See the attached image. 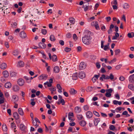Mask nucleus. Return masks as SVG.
I'll use <instances>...</instances> for the list:
<instances>
[{
	"label": "nucleus",
	"mask_w": 134,
	"mask_h": 134,
	"mask_svg": "<svg viewBox=\"0 0 134 134\" xmlns=\"http://www.w3.org/2000/svg\"><path fill=\"white\" fill-rule=\"evenodd\" d=\"M91 37L89 35H85L82 37V41L85 44H89L91 42Z\"/></svg>",
	"instance_id": "nucleus-1"
},
{
	"label": "nucleus",
	"mask_w": 134,
	"mask_h": 134,
	"mask_svg": "<svg viewBox=\"0 0 134 134\" xmlns=\"http://www.w3.org/2000/svg\"><path fill=\"white\" fill-rule=\"evenodd\" d=\"M92 7V5L89 6L88 4H85V3L83 5L82 8L84 9V11L86 12L88 10L91 9Z\"/></svg>",
	"instance_id": "nucleus-2"
},
{
	"label": "nucleus",
	"mask_w": 134,
	"mask_h": 134,
	"mask_svg": "<svg viewBox=\"0 0 134 134\" xmlns=\"http://www.w3.org/2000/svg\"><path fill=\"white\" fill-rule=\"evenodd\" d=\"M12 98V100L14 103L17 102L19 100L18 97L16 95L13 96Z\"/></svg>",
	"instance_id": "nucleus-3"
},
{
	"label": "nucleus",
	"mask_w": 134,
	"mask_h": 134,
	"mask_svg": "<svg viewBox=\"0 0 134 134\" xmlns=\"http://www.w3.org/2000/svg\"><path fill=\"white\" fill-rule=\"evenodd\" d=\"M86 75L83 72L81 71L79 73L78 75L79 77L81 79H83L85 77Z\"/></svg>",
	"instance_id": "nucleus-4"
},
{
	"label": "nucleus",
	"mask_w": 134,
	"mask_h": 134,
	"mask_svg": "<svg viewBox=\"0 0 134 134\" xmlns=\"http://www.w3.org/2000/svg\"><path fill=\"white\" fill-rule=\"evenodd\" d=\"M86 67V65L83 62H81L79 65V68L81 70L85 69Z\"/></svg>",
	"instance_id": "nucleus-5"
},
{
	"label": "nucleus",
	"mask_w": 134,
	"mask_h": 134,
	"mask_svg": "<svg viewBox=\"0 0 134 134\" xmlns=\"http://www.w3.org/2000/svg\"><path fill=\"white\" fill-rule=\"evenodd\" d=\"M47 75L45 74H42L39 77V79L40 80H46L47 77Z\"/></svg>",
	"instance_id": "nucleus-6"
},
{
	"label": "nucleus",
	"mask_w": 134,
	"mask_h": 134,
	"mask_svg": "<svg viewBox=\"0 0 134 134\" xmlns=\"http://www.w3.org/2000/svg\"><path fill=\"white\" fill-rule=\"evenodd\" d=\"M38 46L39 48L44 49L46 47V45L44 43L42 42H40L38 44Z\"/></svg>",
	"instance_id": "nucleus-7"
},
{
	"label": "nucleus",
	"mask_w": 134,
	"mask_h": 134,
	"mask_svg": "<svg viewBox=\"0 0 134 134\" xmlns=\"http://www.w3.org/2000/svg\"><path fill=\"white\" fill-rule=\"evenodd\" d=\"M86 116L88 118H91L93 116V114L90 111H88L86 113Z\"/></svg>",
	"instance_id": "nucleus-8"
},
{
	"label": "nucleus",
	"mask_w": 134,
	"mask_h": 134,
	"mask_svg": "<svg viewBox=\"0 0 134 134\" xmlns=\"http://www.w3.org/2000/svg\"><path fill=\"white\" fill-rule=\"evenodd\" d=\"M18 83L19 85L22 86L24 84V81L23 79H20L18 81Z\"/></svg>",
	"instance_id": "nucleus-9"
},
{
	"label": "nucleus",
	"mask_w": 134,
	"mask_h": 134,
	"mask_svg": "<svg viewBox=\"0 0 134 134\" xmlns=\"http://www.w3.org/2000/svg\"><path fill=\"white\" fill-rule=\"evenodd\" d=\"M20 36L22 38H25L26 37V35L24 31L21 32L20 33Z\"/></svg>",
	"instance_id": "nucleus-10"
},
{
	"label": "nucleus",
	"mask_w": 134,
	"mask_h": 134,
	"mask_svg": "<svg viewBox=\"0 0 134 134\" xmlns=\"http://www.w3.org/2000/svg\"><path fill=\"white\" fill-rule=\"evenodd\" d=\"M129 80L130 82L133 83L134 82V74L130 76Z\"/></svg>",
	"instance_id": "nucleus-11"
},
{
	"label": "nucleus",
	"mask_w": 134,
	"mask_h": 134,
	"mask_svg": "<svg viewBox=\"0 0 134 134\" xmlns=\"http://www.w3.org/2000/svg\"><path fill=\"white\" fill-rule=\"evenodd\" d=\"M24 66V63L22 61L20 60L18 62L17 65V66L18 67H23Z\"/></svg>",
	"instance_id": "nucleus-12"
},
{
	"label": "nucleus",
	"mask_w": 134,
	"mask_h": 134,
	"mask_svg": "<svg viewBox=\"0 0 134 134\" xmlns=\"http://www.w3.org/2000/svg\"><path fill=\"white\" fill-rule=\"evenodd\" d=\"M100 121V119L99 118H98L95 119L94 120V124L95 126H96L98 125V124L99 122Z\"/></svg>",
	"instance_id": "nucleus-13"
},
{
	"label": "nucleus",
	"mask_w": 134,
	"mask_h": 134,
	"mask_svg": "<svg viewBox=\"0 0 134 134\" xmlns=\"http://www.w3.org/2000/svg\"><path fill=\"white\" fill-rule=\"evenodd\" d=\"M70 94L74 95L77 93V91L73 88H71L69 91Z\"/></svg>",
	"instance_id": "nucleus-14"
},
{
	"label": "nucleus",
	"mask_w": 134,
	"mask_h": 134,
	"mask_svg": "<svg viewBox=\"0 0 134 134\" xmlns=\"http://www.w3.org/2000/svg\"><path fill=\"white\" fill-rule=\"evenodd\" d=\"M13 116L16 120H18L19 118V116L18 113L16 112H14L13 114Z\"/></svg>",
	"instance_id": "nucleus-15"
},
{
	"label": "nucleus",
	"mask_w": 134,
	"mask_h": 134,
	"mask_svg": "<svg viewBox=\"0 0 134 134\" xmlns=\"http://www.w3.org/2000/svg\"><path fill=\"white\" fill-rule=\"evenodd\" d=\"M53 70L54 72L55 73H58L59 71V68L58 66H55Z\"/></svg>",
	"instance_id": "nucleus-16"
},
{
	"label": "nucleus",
	"mask_w": 134,
	"mask_h": 134,
	"mask_svg": "<svg viewBox=\"0 0 134 134\" xmlns=\"http://www.w3.org/2000/svg\"><path fill=\"white\" fill-rule=\"evenodd\" d=\"M7 67V65L5 63H2L0 65V68L3 70H4L6 69Z\"/></svg>",
	"instance_id": "nucleus-17"
},
{
	"label": "nucleus",
	"mask_w": 134,
	"mask_h": 134,
	"mask_svg": "<svg viewBox=\"0 0 134 134\" xmlns=\"http://www.w3.org/2000/svg\"><path fill=\"white\" fill-rule=\"evenodd\" d=\"M12 86L11 83L9 82H8L6 83L5 84V87L7 88H10Z\"/></svg>",
	"instance_id": "nucleus-18"
},
{
	"label": "nucleus",
	"mask_w": 134,
	"mask_h": 134,
	"mask_svg": "<svg viewBox=\"0 0 134 134\" xmlns=\"http://www.w3.org/2000/svg\"><path fill=\"white\" fill-rule=\"evenodd\" d=\"M3 74L5 77H7L9 76L8 72L6 70L4 71L3 72Z\"/></svg>",
	"instance_id": "nucleus-19"
},
{
	"label": "nucleus",
	"mask_w": 134,
	"mask_h": 134,
	"mask_svg": "<svg viewBox=\"0 0 134 134\" xmlns=\"http://www.w3.org/2000/svg\"><path fill=\"white\" fill-rule=\"evenodd\" d=\"M81 111V109L78 107H76L75 108V112L76 113H79Z\"/></svg>",
	"instance_id": "nucleus-20"
},
{
	"label": "nucleus",
	"mask_w": 134,
	"mask_h": 134,
	"mask_svg": "<svg viewBox=\"0 0 134 134\" xmlns=\"http://www.w3.org/2000/svg\"><path fill=\"white\" fill-rule=\"evenodd\" d=\"M56 86L57 88L59 90L58 91V92L60 93H62V88L61 87L60 85L58 84Z\"/></svg>",
	"instance_id": "nucleus-21"
},
{
	"label": "nucleus",
	"mask_w": 134,
	"mask_h": 134,
	"mask_svg": "<svg viewBox=\"0 0 134 134\" xmlns=\"http://www.w3.org/2000/svg\"><path fill=\"white\" fill-rule=\"evenodd\" d=\"M80 125L81 126L84 127L86 124V122L84 120H82L79 122Z\"/></svg>",
	"instance_id": "nucleus-22"
},
{
	"label": "nucleus",
	"mask_w": 134,
	"mask_h": 134,
	"mask_svg": "<svg viewBox=\"0 0 134 134\" xmlns=\"http://www.w3.org/2000/svg\"><path fill=\"white\" fill-rule=\"evenodd\" d=\"M19 89V87L17 85H14L13 87V90L15 92L18 91Z\"/></svg>",
	"instance_id": "nucleus-23"
},
{
	"label": "nucleus",
	"mask_w": 134,
	"mask_h": 134,
	"mask_svg": "<svg viewBox=\"0 0 134 134\" xmlns=\"http://www.w3.org/2000/svg\"><path fill=\"white\" fill-rule=\"evenodd\" d=\"M119 36V34L118 32H116L115 33V35L113 36L112 38L113 40H116L117 38Z\"/></svg>",
	"instance_id": "nucleus-24"
},
{
	"label": "nucleus",
	"mask_w": 134,
	"mask_h": 134,
	"mask_svg": "<svg viewBox=\"0 0 134 134\" xmlns=\"http://www.w3.org/2000/svg\"><path fill=\"white\" fill-rule=\"evenodd\" d=\"M113 103L115 105L118 104L119 105H120L122 104V102L121 101H119L118 100H113Z\"/></svg>",
	"instance_id": "nucleus-25"
},
{
	"label": "nucleus",
	"mask_w": 134,
	"mask_h": 134,
	"mask_svg": "<svg viewBox=\"0 0 134 134\" xmlns=\"http://www.w3.org/2000/svg\"><path fill=\"white\" fill-rule=\"evenodd\" d=\"M74 117V114L73 113H69L68 114V118L69 120H72V118Z\"/></svg>",
	"instance_id": "nucleus-26"
},
{
	"label": "nucleus",
	"mask_w": 134,
	"mask_h": 134,
	"mask_svg": "<svg viewBox=\"0 0 134 134\" xmlns=\"http://www.w3.org/2000/svg\"><path fill=\"white\" fill-rule=\"evenodd\" d=\"M128 87L129 89L132 91H134V86L132 84H130L128 86Z\"/></svg>",
	"instance_id": "nucleus-27"
},
{
	"label": "nucleus",
	"mask_w": 134,
	"mask_h": 134,
	"mask_svg": "<svg viewBox=\"0 0 134 134\" xmlns=\"http://www.w3.org/2000/svg\"><path fill=\"white\" fill-rule=\"evenodd\" d=\"M18 112L20 115H24V112L22 109L21 108H19L18 110Z\"/></svg>",
	"instance_id": "nucleus-28"
},
{
	"label": "nucleus",
	"mask_w": 134,
	"mask_h": 134,
	"mask_svg": "<svg viewBox=\"0 0 134 134\" xmlns=\"http://www.w3.org/2000/svg\"><path fill=\"white\" fill-rule=\"evenodd\" d=\"M50 40L54 42L55 40V38L54 35H51L49 37Z\"/></svg>",
	"instance_id": "nucleus-29"
},
{
	"label": "nucleus",
	"mask_w": 134,
	"mask_h": 134,
	"mask_svg": "<svg viewBox=\"0 0 134 134\" xmlns=\"http://www.w3.org/2000/svg\"><path fill=\"white\" fill-rule=\"evenodd\" d=\"M129 5L127 3H124L123 5V7L124 9H128L129 8Z\"/></svg>",
	"instance_id": "nucleus-30"
},
{
	"label": "nucleus",
	"mask_w": 134,
	"mask_h": 134,
	"mask_svg": "<svg viewBox=\"0 0 134 134\" xmlns=\"http://www.w3.org/2000/svg\"><path fill=\"white\" fill-rule=\"evenodd\" d=\"M127 36L129 38H132L134 36V33L133 32L129 33L127 34Z\"/></svg>",
	"instance_id": "nucleus-31"
},
{
	"label": "nucleus",
	"mask_w": 134,
	"mask_h": 134,
	"mask_svg": "<svg viewBox=\"0 0 134 134\" xmlns=\"http://www.w3.org/2000/svg\"><path fill=\"white\" fill-rule=\"evenodd\" d=\"M52 60L53 62H56L57 61V57L55 55H54L52 56Z\"/></svg>",
	"instance_id": "nucleus-32"
},
{
	"label": "nucleus",
	"mask_w": 134,
	"mask_h": 134,
	"mask_svg": "<svg viewBox=\"0 0 134 134\" xmlns=\"http://www.w3.org/2000/svg\"><path fill=\"white\" fill-rule=\"evenodd\" d=\"M19 51L18 49L15 50L13 53V54L15 56H17L19 54Z\"/></svg>",
	"instance_id": "nucleus-33"
},
{
	"label": "nucleus",
	"mask_w": 134,
	"mask_h": 134,
	"mask_svg": "<svg viewBox=\"0 0 134 134\" xmlns=\"http://www.w3.org/2000/svg\"><path fill=\"white\" fill-rule=\"evenodd\" d=\"M72 79L73 80H76L78 78L77 74L76 73L72 75Z\"/></svg>",
	"instance_id": "nucleus-34"
},
{
	"label": "nucleus",
	"mask_w": 134,
	"mask_h": 134,
	"mask_svg": "<svg viewBox=\"0 0 134 134\" xmlns=\"http://www.w3.org/2000/svg\"><path fill=\"white\" fill-rule=\"evenodd\" d=\"M120 50L119 49H115V55H118L120 53Z\"/></svg>",
	"instance_id": "nucleus-35"
},
{
	"label": "nucleus",
	"mask_w": 134,
	"mask_h": 134,
	"mask_svg": "<svg viewBox=\"0 0 134 134\" xmlns=\"http://www.w3.org/2000/svg\"><path fill=\"white\" fill-rule=\"evenodd\" d=\"M20 129L22 131H24L25 129V126L22 124H20Z\"/></svg>",
	"instance_id": "nucleus-36"
},
{
	"label": "nucleus",
	"mask_w": 134,
	"mask_h": 134,
	"mask_svg": "<svg viewBox=\"0 0 134 134\" xmlns=\"http://www.w3.org/2000/svg\"><path fill=\"white\" fill-rule=\"evenodd\" d=\"M69 20L70 22L72 24H74L75 23V19L73 18H69Z\"/></svg>",
	"instance_id": "nucleus-37"
},
{
	"label": "nucleus",
	"mask_w": 134,
	"mask_h": 134,
	"mask_svg": "<svg viewBox=\"0 0 134 134\" xmlns=\"http://www.w3.org/2000/svg\"><path fill=\"white\" fill-rule=\"evenodd\" d=\"M103 79H106V75L104 74L102 75L101 77L99 78V80L100 81H103Z\"/></svg>",
	"instance_id": "nucleus-38"
},
{
	"label": "nucleus",
	"mask_w": 134,
	"mask_h": 134,
	"mask_svg": "<svg viewBox=\"0 0 134 134\" xmlns=\"http://www.w3.org/2000/svg\"><path fill=\"white\" fill-rule=\"evenodd\" d=\"M109 78L111 80H113L114 78V77L112 73H110L109 74Z\"/></svg>",
	"instance_id": "nucleus-39"
},
{
	"label": "nucleus",
	"mask_w": 134,
	"mask_h": 134,
	"mask_svg": "<svg viewBox=\"0 0 134 134\" xmlns=\"http://www.w3.org/2000/svg\"><path fill=\"white\" fill-rule=\"evenodd\" d=\"M44 85H47V86L48 87H51L52 86V84L51 83L49 82L48 81L44 83Z\"/></svg>",
	"instance_id": "nucleus-40"
},
{
	"label": "nucleus",
	"mask_w": 134,
	"mask_h": 134,
	"mask_svg": "<svg viewBox=\"0 0 134 134\" xmlns=\"http://www.w3.org/2000/svg\"><path fill=\"white\" fill-rule=\"evenodd\" d=\"M41 32L43 35H45L46 34L47 31L46 29H42L41 30Z\"/></svg>",
	"instance_id": "nucleus-41"
},
{
	"label": "nucleus",
	"mask_w": 134,
	"mask_h": 134,
	"mask_svg": "<svg viewBox=\"0 0 134 134\" xmlns=\"http://www.w3.org/2000/svg\"><path fill=\"white\" fill-rule=\"evenodd\" d=\"M17 25L16 22H14L13 24H11V25L12 28H15L16 27Z\"/></svg>",
	"instance_id": "nucleus-42"
},
{
	"label": "nucleus",
	"mask_w": 134,
	"mask_h": 134,
	"mask_svg": "<svg viewBox=\"0 0 134 134\" xmlns=\"http://www.w3.org/2000/svg\"><path fill=\"white\" fill-rule=\"evenodd\" d=\"M59 101L60 103H61L62 104V105H64L65 103V101L64 99H59Z\"/></svg>",
	"instance_id": "nucleus-43"
},
{
	"label": "nucleus",
	"mask_w": 134,
	"mask_h": 134,
	"mask_svg": "<svg viewBox=\"0 0 134 134\" xmlns=\"http://www.w3.org/2000/svg\"><path fill=\"white\" fill-rule=\"evenodd\" d=\"M93 89L92 87H88L87 90L86 91L88 92H90Z\"/></svg>",
	"instance_id": "nucleus-44"
},
{
	"label": "nucleus",
	"mask_w": 134,
	"mask_h": 134,
	"mask_svg": "<svg viewBox=\"0 0 134 134\" xmlns=\"http://www.w3.org/2000/svg\"><path fill=\"white\" fill-rule=\"evenodd\" d=\"M109 43H108L107 45H105L104 48V49L105 51H106L109 48Z\"/></svg>",
	"instance_id": "nucleus-45"
},
{
	"label": "nucleus",
	"mask_w": 134,
	"mask_h": 134,
	"mask_svg": "<svg viewBox=\"0 0 134 134\" xmlns=\"http://www.w3.org/2000/svg\"><path fill=\"white\" fill-rule=\"evenodd\" d=\"M2 129L4 131H6L7 130V127L5 125H3L2 126Z\"/></svg>",
	"instance_id": "nucleus-46"
},
{
	"label": "nucleus",
	"mask_w": 134,
	"mask_h": 134,
	"mask_svg": "<svg viewBox=\"0 0 134 134\" xmlns=\"http://www.w3.org/2000/svg\"><path fill=\"white\" fill-rule=\"evenodd\" d=\"M116 61V59L115 58H114L112 60H111L110 61H109L108 62V63L109 64H111L112 63H113Z\"/></svg>",
	"instance_id": "nucleus-47"
},
{
	"label": "nucleus",
	"mask_w": 134,
	"mask_h": 134,
	"mask_svg": "<svg viewBox=\"0 0 134 134\" xmlns=\"http://www.w3.org/2000/svg\"><path fill=\"white\" fill-rule=\"evenodd\" d=\"M77 117L79 120H81L82 119L83 116L82 115H77Z\"/></svg>",
	"instance_id": "nucleus-48"
},
{
	"label": "nucleus",
	"mask_w": 134,
	"mask_h": 134,
	"mask_svg": "<svg viewBox=\"0 0 134 134\" xmlns=\"http://www.w3.org/2000/svg\"><path fill=\"white\" fill-rule=\"evenodd\" d=\"M71 50V49L70 48L66 47L65 48L64 50L66 52H69Z\"/></svg>",
	"instance_id": "nucleus-49"
},
{
	"label": "nucleus",
	"mask_w": 134,
	"mask_h": 134,
	"mask_svg": "<svg viewBox=\"0 0 134 134\" xmlns=\"http://www.w3.org/2000/svg\"><path fill=\"white\" fill-rule=\"evenodd\" d=\"M109 128L110 130L114 131L115 129V127L114 125H111L110 126Z\"/></svg>",
	"instance_id": "nucleus-50"
},
{
	"label": "nucleus",
	"mask_w": 134,
	"mask_h": 134,
	"mask_svg": "<svg viewBox=\"0 0 134 134\" xmlns=\"http://www.w3.org/2000/svg\"><path fill=\"white\" fill-rule=\"evenodd\" d=\"M10 75L12 77L15 76L16 75V73L14 72H12L10 73Z\"/></svg>",
	"instance_id": "nucleus-51"
},
{
	"label": "nucleus",
	"mask_w": 134,
	"mask_h": 134,
	"mask_svg": "<svg viewBox=\"0 0 134 134\" xmlns=\"http://www.w3.org/2000/svg\"><path fill=\"white\" fill-rule=\"evenodd\" d=\"M93 113L95 115L98 116V117H99L100 116V115L98 112L97 111H93Z\"/></svg>",
	"instance_id": "nucleus-52"
},
{
	"label": "nucleus",
	"mask_w": 134,
	"mask_h": 134,
	"mask_svg": "<svg viewBox=\"0 0 134 134\" xmlns=\"http://www.w3.org/2000/svg\"><path fill=\"white\" fill-rule=\"evenodd\" d=\"M1 81L3 83H5L6 82V79L4 77H2L1 78Z\"/></svg>",
	"instance_id": "nucleus-53"
},
{
	"label": "nucleus",
	"mask_w": 134,
	"mask_h": 134,
	"mask_svg": "<svg viewBox=\"0 0 134 134\" xmlns=\"http://www.w3.org/2000/svg\"><path fill=\"white\" fill-rule=\"evenodd\" d=\"M122 66V65L121 64H119L118 65L116 66L115 67V69L116 70H119V69Z\"/></svg>",
	"instance_id": "nucleus-54"
},
{
	"label": "nucleus",
	"mask_w": 134,
	"mask_h": 134,
	"mask_svg": "<svg viewBox=\"0 0 134 134\" xmlns=\"http://www.w3.org/2000/svg\"><path fill=\"white\" fill-rule=\"evenodd\" d=\"M105 96L107 97H110L111 96V94L110 93L107 92L105 94Z\"/></svg>",
	"instance_id": "nucleus-55"
},
{
	"label": "nucleus",
	"mask_w": 134,
	"mask_h": 134,
	"mask_svg": "<svg viewBox=\"0 0 134 134\" xmlns=\"http://www.w3.org/2000/svg\"><path fill=\"white\" fill-rule=\"evenodd\" d=\"M97 30H99L100 29L98 25V22L94 26Z\"/></svg>",
	"instance_id": "nucleus-56"
},
{
	"label": "nucleus",
	"mask_w": 134,
	"mask_h": 134,
	"mask_svg": "<svg viewBox=\"0 0 134 134\" xmlns=\"http://www.w3.org/2000/svg\"><path fill=\"white\" fill-rule=\"evenodd\" d=\"M73 38L74 40H76L77 39L78 37L75 34H74L73 36Z\"/></svg>",
	"instance_id": "nucleus-57"
},
{
	"label": "nucleus",
	"mask_w": 134,
	"mask_h": 134,
	"mask_svg": "<svg viewBox=\"0 0 134 134\" xmlns=\"http://www.w3.org/2000/svg\"><path fill=\"white\" fill-rule=\"evenodd\" d=\"M84 109L86 110H87L89 109V107L87 105H85L83 107Z\"/></svg>",
	"instance_id": "nucleus-58"
},
{
	"label": "nucleus",
	"mask_w": 134,
	"mask_h": 134,
	"mask_svg": "<svg viewBox=\"0 0 134 134\" xmlns=\"http://www.w3.org/2000/svg\"><path fill=\"white\" fill-rule=\"evenodd\" d=\"M4 14H7L9 13V11L8 10V8H6L5 10H4Z\"/></svg>",
	"instance_id": "nucleus-59"
},
{
	"label": "nucleus",
	"mask_w": 134,
	"mask_h": 134,
	"mask_svg": "<svg viewBox=\"0 0 134 134\" xmlns=\"http://www.w3.org/2000/svg\"><path fill=\"white\" fill-rule=\"evenodd\" d=\"M113 91V90L111 88H109V89L107 90H106V91L108 93H111Z\"/></svg>",
	"instance_id": "nucleus-60"
},
{
	"label": "nucleus",
	"mask_w": 134,
	"mask_h": 134,
	"mask_svg": "<svg viewBox=\"0 0 134 134\" xmlns=\"http://www.w3.org/2000/svg\"><path fill=\"white\" fill-rule=\"evenodd\" d=\"M49 89L51 91H55L56 90V88L55 87H54L53 88H50Z\"/></svg>",
	"instance_id": "nucleus-61"
},
{
	"label": "nucleus",
	"mask_w": 134,
	"mask_h": 134,
	"mask_svg": "<svg viewBox=\"0 0 134 134\" xmlns=\"http://www.w3.org/2000/svg\"><path fill=\"white\" fill-rule=\"evenodd\" d=\"M5 46L7 48H8L9 47V43L8 42H5Z\"/></svg>",
	"instance_id": "nucleus-62"
},
{
	"label": "nucleus",
	"mask_w": 134,
	"mask_h": 134,
	"mask_svg": "<svg viewBox=\"0 0 134 134\" xmlns=\"http://www.w3.org/2000/svg\"><path fill=\"white\" fill-rule=\"evenodd\" d=\"M115 96L119 100L120 99V96L118 94H115Z\"/></svg>",
	"instance_id": "nucleus-63"
},
{
	"label": "nucleus",
	"mask_w": 134,
	"mask_h": 134,
	"mask_svg": "<svg viewBox=\"0 0 134 134\" xmlns=\"http://www.w3.org/2000/svg\"><path fill=\"white\" fill-rule=\"evenodd\" d=\"M105 19L108 22L111 19V18L110 16H108L105 18Z\"/></svg>",
	"instance_id": "nucleus-64"
}]
</instances>
